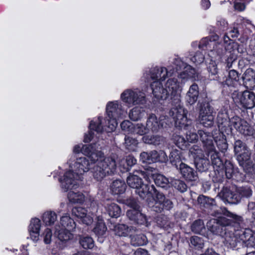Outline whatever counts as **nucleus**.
I'll use <instances>...</instances> for the list:
<instances>
[{"instance_id":"nucleus-60","label":"nucleus","mask_w":255,"mask_h":255,"mask_svg":"<svg viewBox=\"0 0 255 255\" xmlns=\"http://www.w3.org/2000/svg\"><path fill=\"white\" fill-rule=\"evenodd\" d=\"M125 204L131 209L130 210H139L141 209L138 202L133 198L130 197L125 200Z\"/></svg>"},{"instance_id":"nucleus-43","label":"nucleus","mask_w":255,"mask_h":255,"mask_svg":"<svg viewBox=\"0 0 255 255\" xmlns=\"http://www.w3.org/2000/svg\"><path fill=\"white\" fill-rule=\"evenodd\" d=\"M169 157L171 164L178 170L181 166V165L184 164V163L182 162L180 156L177 151H171Z\"/></svg>"},{"instance_id":"nucleus-2","label":"nucleus","mask_w":255,"mask_h":255,"mask_svg":"<svg viewBox=\"0 0 255 255\" xmlns=\"http://www.w3.org/2000/svg\"><path fill=\"white\" fill-rule=\"evenodd\" d=\"M150 86L152 93L156 99L165 100L170 97L171 99L174 98L177 103L179 102L182 86L177 79H169L164 87L159 81H154Z\"/></svg>"},{"instance_id":"nucleus-57","label":"nucleus","mask_w":255,"mask_h":255,"mask_svg":"<svg viewBox=\"0 0 255 255\" xmlns=\"http://www.w3.org/2000/svg\"><path fill=\"white\" fill-rule=\"evenodd\" d=\"M147 126H144L142 124H137L133 126L132 132L142 135L149 132Z\"/></svg>"},{"instance_id":"nucleus-34","label":"nucleus","mask_w":255,"mask_h":255,"mask_svg":"<svg viewBox=\"0 0 255 255\" xmlns=\"http://www.w3.org/2000/svg\"><path fill=\"white\" fill-rule=\"evenodd\" d=\"M126 187V184L124 181L116 180L112 182L111 185V189L113 194L119 195L123 194L125 192Z\"/></svg>"},{"instance_id":"nucleus-41","label":"nucleus","mask_w":255,"mask_h":255,"mask_svg":"<svg viewBox=\"0 0 255 255\" xmlns=\"http://www.w3.org/2000/svg\"><path fill=\"white\" fill-rule=\"evenodd\" d=\"M145 115V111L143 109L139 107H134L129 113V117L133 121H137L141 120Z\"/></svg>"},{"instance_id":"nucleus-58","label":"nucleus","mask_w":255,"mask_h":255,"mask_svg":"<svg viewBox=\"0 0 255 255\" xmlns=\"http://www.w3.org/2000/svg\"><path fill=\"white\" fill-rule=\"evenodd\" d=\"M144 237L142 235H135L130 236V243L133 246H140L144 244Z\"/></svg>"},{"instance_id":"nucleus-40","label":"nucleus","mask_w":255,"mask_h":255,"mask_svg":"<svg viewBox=\"0 0 255 255\" xmlns=\"http://www.w3.org/2000/svg\"><path fill=\"white\" fill-rule=\"evenodd\" d=\"M127 183L130 187L137 189L143 182L139 176L130 174L127 178Z\"/></svg>"},{"instance_id":"nucleus-38","label":"nucleus","mask_w":255,"mask_h":255,"mask_svg":"<svg viewBox=\"0 0 255 255\" xmlns=\"http://www.w3.org/2000/svg\"><path fill=\"white\" fill-rule=\"evenodd\" d=\"M150 157H151V159L152 160V163L157 162L164 163L168 160L165 152L163 150H160L159 152L155 150L151 151Z\"/></svg>"},{"instance_id":"nucleus-13","label":"nucleus","mask_w":255,"mask_h":255,"mask_svg":"<svg viewBox=\"0 0 255 255\" xmlns=\"http://www.w3.org/2000/svg\"><path fill=\"white\" fill-rule=\"evenodd\" d=\"M250 150L238 154L237 159L240 166L246 172H250L253 167V162L251 158Z\"/></svg>"},{"instance_id":"nucleus-18","label":"nucleus","mask_w":255,"mask_h":255,"mask_svg":"<svg viewBox=\"0 0 255 255\" xmlns=\"http://www.w3.org/2000/svg\"><path fill=\"white\" fill-rule=\"evenodd\" d=\"M97 219V221L92 231L98 237L99 242L102 243L103 241V239L106 236L107 228L102 219L100 218L99 217Z\"/></svg>"},{"instance_id":"nucleus-37","label":"nucleus","mask_w":255,"mask_h":255,"mask_svg":"<svg viewBox=\"0 0 255 255\" xmlns=\"http://www.w3.org/2000/svg\"><path fill=\"white\" fill-rule=\"evenodd\" d=\"M214 140L216 143L218 149L222 152H225L228 148V144L227 142L226 136L225 134L219 133L214 137Z\"/></svg>"},{"instance_id":"nucleus-31","label":"nucleus","mask_w":255,"mask_h":255,"mask_svg":"<svg viewBox=\"0 0 255 255\" xmlns=\"http://www.w3.org/2000/svg\"><path fill=\"white\" fill-rule=\"evenodd\" d=\"M199 96V88L196 84L190 86L187 93V101L192 105L196 103Z\"/></svg>"},{"instance_id":"nucleus-12","label":"nucleus","mask_w":255,"mask_h":255,"mask_svg":"<svg viewBox=\"0 0 255 255\" xmlns=\"http://www.w3.org/2000/svg\"><path fill=\"white\" fill-rule=\"evenodd\" d=\"M167 118L165 116L160 117L159 120L154 114H150L147 119L146 125L149 131L153 132L157 131L161 128L163 127L164 124H166L165 121L167 120Z\"/></svg>"},{"instance_id":"nucleus-53","label":"nucleus","mask_w":255,"mask_h":255,"mask_svg":"<svg viewBox=\"0 0 255 255\" xmlns=\"http://www.w3.org/2000/svg\"><path fill=\"white\" fill-rule=\"evenodd\" d=\"M137 144L138 141L135 138L127 135L125 136L124 145L125 147L128 150H134Z\"/></svg>"},{"instance_id":"nucleus-27","label":"nucleus","mask_w":255,"mask_h":255,"mask_svg":"<svg viewBox=\"0 0 255 255\" xmlns=\"http://www.w3.org/2000/svg\"><path fill=\"white\" fill-rule=\"evenodd\" d=\"M199 116L213 115L214 109L207 98H205L198 103Z\"/></svg>"},{"instance_id":"nucleus-54","label":"nucleus","mask_w":255,"mask_h":255,"mask_svg":"<svg viewBox=\"0 0 255 255\" xmlns=\"http://www.w3.org/2000/svg\"><path fill=\"white\" fill-rule=\"evenodd\" d=\"M234 149L236 154L249 150L246 143L240 139L235 140L234 143Z\"/></svg>"},{"instance_id":"nucleus-29","label":"nucleus","mask_w":255,"mask_h":255,"mask_svg":"<svg viewBox=\"0 0 255 255\" xmlns=\"http://www.w3.org/2000/svg\"><path fill=\"white\" fill-rule=\"evenodd\" d=\"M194 164L197 170L200 172H206L210 167V161L205 157H195Z\"/></svg>"},{"instance_id":"nucleus-44","label":"nucleus","mask_w":255,"mask_h":255,"mask_svg":"<svg viewBox=\"0 0 255 255\" xmlns=\"http://www.w3.org/2000/svg\"><path fill=\"white\" fill-rule=\"evenodd\" d=\"M170 184L181 193H184L187 190V186L183 180L172 178Z\"/></svg>"},{"instance_id":"nucleus-30","label":"nucleus","mask_w":255,"mask_h":255,"mask_svg":"<svg viewBox=\"0 0 255 255\" xmlns=\"http://www.w3.org/2000/svg\"><path fill=\"white\" fill-rule=\"evenodd\" d=\"M205 153L208 157L210 156L212 163L214 167L216 166L217 168H222L223 167V162L220 157L219 153L216 150L215 147Z\"/></svg>"},{"instance_id":"nucleus-33","label":"nucleus","mask_w":255,"mask_h":255,"mask_svg":"<svg viewBox=\"0 0 255 255\" xmlns=\"http://www.w3.org/2000/svg\"><path fill=\"white\" fill-rule=\"evenodd\" d=\"M239 236L243 242H248L251 246L253 245L255 240L254 232L250 229H245L241 231L239 234Z\"/></svg>"},{"instance_id":"nucleus-5","label":"nucleus","mask_w":255,"mask_h":255,"mask_svg":"<svg viewBox=\"0 0 255 255\" xmlns=\"http://www.w3.org/2000/svg\"><path fill=\"white\" fill-rule=\"evenodd\" d=\"M180 102L179 100V102L177 103L176 101L177 105L171 109L170 115L173 117L176 127H178L181 129H188L191 127V121L187 119V111L180 106Z\"/></svg>"},{"instance_id":"nucleus-21","label":"nucleus","mask_w":255,"mask_h":255,"mask_svg":"<svg viewBox=\"0 0 255 255\" xmlns=\"http://www.w3.org/2000/svg\"><path fill=\"white\" fill-rule=\"evenodd\" d=\"M40 227V220L39 219L33 218L31 220L28 230L30 238L33 241L36 242L39 240Z\"/></svg>"},{"instance_id":"nucleus-45","label":"nucleus","mask_w":255,"mask_h":255,"mask_svg":"<svg viewBox=\"0 0 255 255\" xmlns=\"http://www.w3.org/2000/svg\"><path fill=\"white\" fill-rule=\"evenodd\" d=\"M239 80V73L235 70H231L229 72V78L225 81L228 86H235Z\"/></svg>"},{"instance_id":"nucleus-15","label":"nucleus","mask_w":255,"mask_h":255,"mask_svg":"<svg viewBox=\"0 0 255 255\" xmlns=\"http://www.w3.org/2000/svg\"><path fill=\"white\" fill-rule=\"evenodd\" d=\"M198 134L200 140L202 142L203 147L205 152L211 150L215 148L213 141V136L210 132L199 130Z\"/></svg>"},{"instance_id":"nucleus-46","label":"nucleus","mask_w":255,"mask_h":255,"mask_svg":"<svg viewBox=\"0 0 255 255\" xmlns=\"http://www.w3.org/2000/svg\"><path fill=\"white\" fill-rule=\"evenodd\" d=\"M57 220L56 214L52 211L45 212L42 216V220L46 225H51Z\"/></svg>"},{"instance_id":"nucleus-56","label":"nucleus","mask_w":255,"mask_h":255,"mask_svg":"<svg viewBox=\"0 0 255 255\" xmlns=\"http://www.w3.org/2000/svg\"><path fill=\"white\" fill-rule=\"evenodd\" d=\"M224 166L226 177L228 179L232 178L235 174L233 164L230 161L226 160L225 162Z\"/></svg>"},{"instance_id":"nucleus-14","label":"nucleus","mask_w":255,"mask_h":255,"mask_svg":"<svg viewBox=\"0 0 255 255\" xmlns=\"http://www.w3.org/2000/svg\"><path fill=\"white\" fill-rule=\"evenodd\" d=\"M127 216L128 219L134 224L140 225H148L146 215L141 213L139 210H128L127 212Z\"/></svg>"},{"instance_id":"nucleus-39","label":"nucleus","mask_w":255,"mask_h":255,"mask_svg":"<svg viewBox=\"0 0 255 255\" xmlns=\"http://www.w3.org/2000/svg\"><path fill=\"white\" fill-rule=\"evenodd\" d=\"M152 185L144 184L143 183L136 189V193L141 199H145L147 196L152 194V191L153 189L151 188Z\"/></svg>"},{"instance_id":"nucleus-48","label":"nucleus","mask_w":255,"mask_h":255,"mask_svg":"<svg viewBox=\"0 0 255 255\" xmlns=\"http://www.w3.org/2000/svg\"><path fill=\"white\" fill-rule=\"evenodd\" d=\"M190 246L196 250H201L204 248V241L198 236H192L190 239Z\"/></svg>"},{"instance_id":"nucleus-59","label":"nucleus","mask_w":255,"mask_h":255,"mask_svg":"<svg viewBox=\"0 0 255 255\" xmlns=\"http://www.w3.org/2000/svg\"><path fill=\"white\" fill-rule=\"evenodd\" d=\"M224 172L221 168V169H215L214 174L212 175V180L215 183H221L224 179Z\"/></svg>"},{"instance_id":"nucleus-3","label":"nucleus","mask_w":255,"mask_h":255,"mask_svg":"<svg viewBox=\"0 0 255 255\" xmlns=\"http://www.w3.org/2000/svg\"><path fill=\"white\" fill-rule=\"evenodd\" d=\"M253 190L250 186L236 187L233 192L230 187L224 186L218 196L224 202L230 204H237L243 198L248 199L253 195Z\"/></svg>"},{"instance_id":"nucleus-25","label":"nucleus","mask_w":255,"mask_h":255,"mask_svg":"<svg viewBox=\"0 0 255 255\" xmlns=\"http://www.w3.org/2000/svg\"><path fill=\"white\" fill-rule=\"evenodd\" d=\"M150 74L151 78L155 81H163L168 77V72L165 67H155L151 69Z\"/></svg>"},{"instance_id":"nucleus-24","label":"nucleus","mask_w":255,"mask_h":255,"mask_svg":"<svg viewBox=\"0 0 255 255\" xmlns=\"http://www.w3.org/2000/svg\"><path fill=\"white\" fill-rule=\"evenodd\" d=\"M242 79L247 89H252L255 87V72L253 69H247L242 76Z\"/></svg>"},{"instance_id":"nucleus-26","label":"nucleus","mask_w":255,"mask_h":255,"mask_svg":"<svg viewBox=\"0 0 255 255\" xmlns=\"http://www.w3.org/2000/svg\"><path fill=\"white\" fill-rule=\"evenodd\" d=\"M178 77L182 79L192 78L196 80L199 79V73L190 65H186L184 66L183 71L178 75Z\"/></svg>"},{"instance_id":"nucleus-9","label":"nucleus","mask_w":255,"mask_h":255,"mask_svg":"<svg viewBox=\"0 0 255 255\" xmlns=\"http://www.w3.org/2000/svg\"><path fill=\"white\" fill-rule=\"evenodd\" d=\"M80 178L79 175L74 173L72 170L65 173L64 175L59 179L61 183V187L64 192L78 187L77 181Z\"/></svg>"},{"instance_id":"nucleus-20","label":"nucleus","mask_w":255,"mask_h":255,"mask_svg":"<svg viewBox=\"0 0 255 255\" xmlns=\"http://www.w3.org/2000/svg\"><path fill=\"white\" fill-rule=\"evenodd\" d=\"M197 202L201 209L208 212L216 206V202L214 199L203 195L198 196Z\"/></svg>"},{"instance_id":"nucleus-23","label":"nucleus","mask_w":255,"mask_h":255,"mask_svg":"<svg viewBox=\"0 0 255 255\" xmlns=\"http://www.w3.org/2000/svg\"><path fill=\"white\" fill-rule=\"evenodd\" d=\"M223 243L228 248L234 249L237 246L238 240L234 233L229 230L222 237Z\"/></svg>"},{"instance_id":"nucleus-47","label":"nucleus","mask_w":255,"mask_h":255,"mask_svg":"<svg viewBox=\"0 0 255 255\" xmlns=\"http://www.w3.org/2000/svg\"><path fill=\"white\" fill-rule=\"evenodd\" d=\"M232 120V117L230 118V120L226 121L224 123H223L221 124L218 125V127L219 128V133H223V134H230L232 132V127L233 126L231 124V121Z\"/></svg>"},{"instance_id":"nucleus-61","label":"nucleus","mask_w":255,"mask_h":255,"mask_svg":"<svg viewBox=\"0 0 255 255\" xmlns=\"http://www.w3.org/2000/svg\"><path fill=\"white\" fill-rule=\"evenodd\" d=\"M228 23L224 19H220L217 21L214 31L217 32L224 31L228 29Z\"/></svg>"},{"instance_id":"nucleus-62","label":"nucleus","mask_w":255,"mask_h":255,"mask_svg":"<svg viewBox=\"0 0 255 255\" xmlns=\"http://www.w3.org/2000/svg\"><path fill=\"white\" fill-rule=\"evenodd\" d=\"M72 213L79 219H81L87 214V210L81 207H76L73 208Z\"/></svg>"},{"instance_id":"nucleus-1","label":"nucleus","mask_w":255,"mask_h":255,"mask_svg":"<svg viewBox=\"0 0 255 255\" xmlns=\"http://www.w3.org/2000/svg\"><path fill=\"white\" fill-rule=\"evenodd\" d=\"M220 213L230 219L220 216L210 220L207 223V228L214 235L222 237L234 224H240L244 221L242 216L230 212L225 207L220 208Z\"/></svg>"},{"instance_id":"nucleus-63","label":"nucleus","mask_w":255,"mask_h":255,"mask_svg":"<svg viewBox=\"0 0 255 255\" xmlns=\"http://www.w3.org/2000/svg\"><path fill=\"white\" fill-rule=\"evenodd\" d=\"M156 222L159 227L162 228H165L169 224L168 218L164 215H160L157 216Z\"/></svg>"},{"instance_id":"nucleus-50","label":"nucleus","mask_w":255,"mask_h":255,"mask_svg":"<svg viewBox=\"0 0 255 255\" xmlns=\"http://www.w3.org/2000/svg\"><path fill=\"white\" fill-rule=\"evenodd\" d=\"M79 243L85 249H91L94 247V242L89 236H82L79 239Z\"/></svg>"},{"instance_id":"nucleus-6","label":"nucleus","mask_w":255,"mask_h":255,"mask_svg":"<svg viewBox=\"0 0 255 255\" xmlns=\"http://www.w3.org/2000/svg\"><path fill=\"white\" fill-rule=\"evenodd\" d=\"M232 96L235 103L240 104L244 108L252 109L255 106V94L252 92L235 91Z\"/></svg>"},{"instance_id":"nucleus-32","label":"nucleus","mask_w":255,"mask_h":255,"mask_svg":"<svg viewBox=\"0 0 255 255\" xmlns=\"http://www.w3.org/2000/svg\"><path fill=\"white\" fill-rule=\"evenodd\" d=\"M106 212L109 216L112 218H117L120 217L122 213L121 209L120 206L115 203H108L105 205Z\"/></svg>"},{"instance_id":"nucleus-10","label":"nucleus","mask_w":255,"mask_h":255,"mask_svg":"<svg viewBox=\"0 0 255 255\" xmlns=\"http://www.w3.org/2000/svg\"><path fill=\"white\" fill-rule=\"evenodd\" d=\"M99 142V141L92 143L88 145H83L81 148L82 153L88 156L93 162L98 161V158L101 157L103 154L101 151L99 150L102 148Z\"/></svg>"},{"instance_id":"nucleus-22","label":"nucleus","mask_w":255,"mask_h":255,"mask_svg":"<svg viewBox=\"0 0 255 255\" xmlns=\"http://www.w3.org/2000/svg\"><path fill=\"white\" fill-rule=\"evenodd\" d=\"M155 193V198L157 199L158 203H161L163 210H170L173 207V203L170 200L166 198L165 195L161 192L157 190L154 186H151Z\"/></svg>"},{"instance_id":"nucleus-55","label":"nucleus","mask_w":255,"mask_h":255,"mask_svg":"<svg viewBox=\"0 0 255 255\" xmlns=\"http://www.w3.org/2000/svg\"><path fill=\"white\" fill-rule=\"evenodd\" d=\"M127 229H128L127 225L123 224H119L114 226L113 230L116 235L120 237H126L127 236Z\"/></svg>"},{"instance_id":"nucleus-51","label":"nucleus","mask_w":255,"mask_h":255,"mask_svg":"<svg viewBox=\"0 0 255 255\" xmlns=\"http://www.w3.org/2000/svg\"><path fill=\"white\" fill-rule=\"evenodd\" d=\"M191 229L195 234H200L205 229L203 221L201 219L195 220L191 225Z\"/></svg>"},{"instance_id":"nucleus-42","label":"nucleus","mask_w":255,"mask_h":255,"mask_svg":"<svg viewBox=\"0 0 255 255\" xmlns=\"http://www.w3.org/2000/svg\"><path fill=\"white\" fill-rule=\"evenodd\" d=\"M68 198L69 201L73 203L81 204L85 201V196L80 192L71 191L68 194Z\"/></svg>"},{"instance_id":"nucleus-36","label":"nucleus","mask_w":255,"mask_h":255,"mask_svg":"<svg viewBox=\"0 0 255 255\" xmlns=\"http://www.w3.org/2000/svg\"><path fill=\"white\" fill-rule=\"evenodd\" d=\"M60 224L61 228L73 231L76 228V224L73 219L69 216H63L61 218Z\"/></svg>"},{"instance_id":"nucleus-7","label":"nucleus","mask_w":255,"mask_h":255,"mask_svg":"<svg viewBox=\"0 0 255 255\" xmlns=\"http://www.w3.org/2000/svg\"><path fill=\"white\" fill-rule=\"evenodd\" d=\"M121 99L124 102L132 105L145 103V95L140 91L126 90L121 94Z\"/></svg>"},{"instance_id":"nucleus-16","label":"nucleus","mask_w":255,"mask_h":255,"mask_svg":"<svg viewBox=\"0 0 255 255\" xmlns=\"http://www.w3.org/2000/svg\"><path fill=\"white\" fill-rule=\"evenodd\" d=\"M102 124V119L99 117L96 121H92L89 125L90 131L88 134H86L84 137V141L85 142H90L93 137V131H95L97 133H101L103 130Z\"/></svg>"},{"instance_id":"nucleus-8","label":"nucleus","mask_w":255,"mask_h":255,"mask_svg":"<svg viewBox=\"0 0 255 255\" xmlns=\"http://www.w3.org/2000/svg\"><path fill=\"white\" fill-rule=\"evenodd\" d=\"M106 111L109 118V122L111 123L112 130L115 129L117 125L116 119L123 115L124 111L122 104L118 101L111 102L107 106Z\"/></svg>"},{"instance_id":"nucleus-19","label":"nucleus","mask_w":255,"mask_h":255,"mask_svg":"<svg viewBox=\"0 0 255 255\" xmlns=\"http://www.w3.org/2000/svg\"><path fill=\"white\" fill-rule=\"evenodd\" d=\"M74 166L76 172L75 173L78 175L83 174L91 168L90 162L86 157H81L77 158Z\"/></svg>"},{"instance_id":"nucleus-52","label":"nucleus","mask_w":255,"mask_h":255,"mask_svg":"<svg viewBox=\"0 0 255 255\" xmlns=\"http://www.w3.org/2000/svg\"><path fill=\"white\" fill-rule=\"evenodd\" d=\"M200 122L204 127L210 128L214 125V116L213 115L199 116Z\"/></svg>"},{"instance_id":"nucleus-49","label":"nucleus","mask_w":255,"mask_h":255,"mask_svg":"<svg viewBox=\"0 0 255 255\" xmlns=\"http://www.w3.org/2000/svg\"><path fill=\"white\" fill-rule=\"evenodd\" d=\"M173 140L174 143L180 148L184 149L188 145V141L186 139L177 134H174L173 135Z\"/></svg>"},{"instance_id":"nucleus-11","label":"nucleus","mask_w":255,"mask_h":255,"mask_svg":"<svg viewBox=\"0 0 255 255\" xmlns=\"http://www.w3.org/2000/svg\"><path fill=\"white\" fill-rule=\"evenodd\" d=\"M231 124L241 134L245 135H253L254 129L247 121L236 116L232 117Z\"/></svg>"},{"instance_id":"nucleus-4","label":"nucleus","mask_w":255,"mask_h":255,"mask_svg":"<svg viewBox=\"0 0 255 255\" xmlns=\"http://www.w3.org/2000/svg\"><path fill=\"white\" fill-rule=\"evenodd\" d=\"M97 161V164L91 167V172L97 181H102L106 176L114 174L116 172L117 164L113 157H108Z\"/></svg>"},{"instance_id":"nucleus-17","label":"nucleus","mask_w":255,"mask_h":255,"mask_svg":"<svg viewBox=\"0 0 255 255\" xmlns=\"http://www.w3.org/2000/svg\"><path fill=\"white\" fill-rule=\"evenodd\" d=\"M179 171L183 178L187 181H196L198 179L197 172L185 163L181 165Z\"/></svg>"},{"instance_id":"nucleus-64","label":"nucleus","mask_w":255,"mask_h":255,"mask_svg":"<svg viewBox=\"0 0 255 255\" xmlns=\"http://www.w3.org/2000/svg\"><path fill=\"white\" fill-rule=\"evenodd\" d=\"M229 120H230V118L229 117L227 112L225 111H220L218 113L217 117L218 125Z\"/></svg>"},{"instance_id":"nucleus-35","label":"nucleus","mask_w":255,"mask_h":255,"mask_svg":"<svg viewBox=\"0 0 255 255\" xmlns=\"http://www.w3.org/2000/svg\"><path fill=\"white\" fill-rule=\"evenodd\" d=\"M152 176L156 186L165 189L170 188V181L164 175L157 174L152 175Z\"/></svg>"},{"instance_id":"nucleus-28","label":"nucleus","mask_w":255,"mask_h":255,"mask_svg":"<svg viewBox=\"0 0 255 255\" xmlns=\"http://www.w3.org/2000/svg\"><path fill=\"white\" fill-rule=\"evenodd\" d=\"M55 235L60 241L63 242L69 241L74 237L70 231L61 228L60 226L55 227Z\"/></svg>"}]
</instances>
